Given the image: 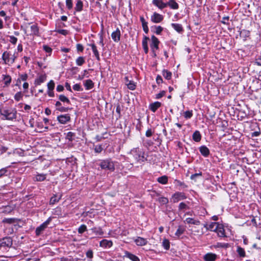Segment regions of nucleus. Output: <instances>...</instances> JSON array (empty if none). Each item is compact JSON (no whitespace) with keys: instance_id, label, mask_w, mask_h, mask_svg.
<instances>
[{"instance_id":"1","label":"nucleus","mask_w":261,"mask_h":261,"mask_svg":"<svg viewBox=\"0 0 261 261\" xmlns=\"http://www.w3.org/2000/svg\"><path fill=\"white\" fill-rule=\"evenodd\" d=\"M3 119L12 120L16 118V111L12 109H3L0 111Z\"/></svg>"},{"instance_id":"59","label":"nucleus","mask_w":261,"mask_h":261,"mask_svg":"<svg viewBox=\"0 0 261 261\" xmlns=\"http://www.w3.org/2000/svg\"><path fill=\"white\" fill-rule=\"evenodd\" d=\"M43 48L46 53H50L51 52L52 49L47 45H43Z\"/></svg>"},{"instance_id":"37","label":"nucleus","mask_w":261,"mask_h":261,"mask_svg":"<svg viewBox=\"0 0 261 261\" xmlns=\"http://www.w3.org/2000/svg\"><path fill=\"white\" fill-rule=\"evenodd\" d=\"M36 180L38 181H42L45 179L46 175L43 174H38L36 176Z\"/></svg>"},{"instance_id":"7","label":"nucleus","mask_w":261,"mask_h":261,"mask_svg":"<svg viewBox=\"0 0 261 261\" xmlns=\"http://www.w3.org/2000/svg\"><path fill=\"white\" fill-rule=\"evenodd\" d=\"M159 41L158 39L154 36L151 37V43L150 44V47L151 48L152 51L154 53V49H158L159 48Z\"/></svg>"},{"instance_id":"30","label":"nucleus","mask_w":261,"mask_h":261,"mask_svg":"<svg viewBox=\"0 0 261 261\" xmlns=\"http://www.w3.org/2000/svg\"><path fill=\"white\" fill-rule=\"evenodd\" d=\"M201 135L198 131H195L193 134V139L196 142H199L201 140Z\"/></svg>"},{"instance_id":"34","label":"nucleus","mask_w":261,"mask_h":261,"mask_svg":"<svg viewBox=\"0 0 261 261\" xmlns=\"http://www.w3.org/2000/svg\"><path fill=\"white\" fill-rule=\"evenodd\" d=\"M237 252L240 257H244L245 256V252L243 248L240 246H238Z\"/></svg>"},{"instance_id":"17","label":"nucleus","mask_w":261,"mask_h":261,"mask_svg":"<svg viewBox=\"0 0 261 261\" xmlns=\"http://www.w3.org/2000/svg\"><path fill=\"white\" fill-rule=\"evenodd\" d=\"M206 261H214L216 258V255L213 253H207L204 256Z\"/></svg>"},{"instance_id":"11","label":"nucleus","mask_w":261,"mask_h":261,"mask_svg":"<svg viewBox=\"0 0 261 261\" xmlns=\"http://www.w3.org/2000/svg\"><path fill=\"white\" fill-rule=\"evenodd\" d=\"M191 230L194 235L201 236L204 233L203 228L200 226H194Z\"/></svg>"},{"instance_id":"58","label":"nucleus","mask_w":261,"mask_h":261,"mask_svg":"<svg viewBox=\"0 0 261 261\" xmlns=\"http://www.w3.org/2000/svg\"><path fill=\"white\" fill-rule=\"evenodd\" d=\"M69 109L68 108H65L63 107H61L57 108V110L61 112H66L68 111Z\"/></svg>"},{"instance_id":"18","label":"nucleus","mask_w":261,"mask_h":261,"mask_svg":"<svg viewBox=\"0 0 261 261\" xmlns=\"http://www.w3.org/2000/svg\"><path fill=\"white\" fill-rule=\"evenodd\" d=\"M149 38L146 36H145L142 41V46L144 50V52L146 54H147L148 52V48L147 46V42Z\"/></svg>"},{"instance_id":"2","label":"nucleus","mask_w":261,"mask_h":261,"mask_svg":"<svg viewBox=\"0 0 261 261\" xmlns=\"http://www.w3.org/2000/svg\"><path fill=\"white\" fill-rule=\"evenodd\" d=\"M17 56L15 54H11L10 52L5 51L2 56L3 60L5 61V63H13L14 62Z\"/></svg>"},{"instance_id":"46","label":"nucleus","mask_w":261,"mask_h":261,"mask_svg":"<svg viewBox=\"0 0 261 261\" xmlns=\"http://www.w3.org/2000/svg\"><path fill=\"white\" fill-rule=\"evenodd\" d=\"M47 88L48 90H53L55 88V83L53 80L49 81L47 84Z\"/></svg>"},{"instance_id":"43","label":"nucleus","mask_w":261,"mask_h":261,"mask_svg":"<svg viewBox=\"0 0 261 261\" xmlns=\"http://www.w3.org/2000/svg\"><path fill=\"white\" fill-rule=\"evenodd\" d=\"M163 246L166 250H168L170 248V242L169 240L164 239L163 241Z\"/></svg>"},{"instance_id":"61","label":"nucleus","mask_w":261,"mask_h":261,"mask_svg":"<svg viewBox=\"0 0 261 261\" xmlns=\"http://www.w3.org/2000/svg\"><path fill=\"white\" fill-rule=\"evenodd\" d=\"M87 257L91 258L93 257V251L91 250H88L86 253Z\"/></svg>"},{"instance_id":"9","label":"nucleus","mask_w":261,"mask_h":261,"mask_svg":"<svg viewBox=\"0 0 261 261\" xmlns=\"http://www.w3.org/2000/svg\"><path fill=\"white\" fill-rule=\"evenodd\" d=\"M163 19V16L156 12H154L151 17V20L154 23H159Z\"/></svg>"},{"instance_id":"33","label":"nucleus","mask_w":261,"mask_h":261,"mask_svg":"<svg viewBox=\"0 0 261 261\" xmlns=\"http://www.w3.org/2000/svg\"><path fill=\"white\" fill-rule=\"evenodd\" d=\"M189 208V206L186 204L184 202H181L179 203V206H178V210L179 211H183L184 212L186 210H188Z\"/></svg>"},{"instance_id":"19","label":"nucleus","mask_w":261,"mask_h":261,"mask_svg":"<svg viewBox=\"0 0 261 261\" xmlns=\"http://www.w3.org/2000/svg\"><path fill=\"white\" fill-rule=\"evenodd\" d=\"M89 46H90L91 47V48L92 49L93 54L95 55L96 59L98 61H99L100 57H99V53H98V50L97 49V47L96 46V45L94 44H89Z\"/></svg>"},{"instance_id":"52","label":"nucleus","mask_w":261,"mask_h":261,"mask_svg":"<svg viewBox=\"0 0 261 261\" xmlns=\"http://www.w3.org/2000/svg\"><path fill=\"white\" fill-rule=\"evenodd\" d=\"M193 115L192 111H187L184 113V117L186 118H190Z\"/></svg>"},{"instance_id":"32","label":"nucleus","mask_w":261,"mask_h":261,"mask_svg":"<svg viewBox=\"0 0 261 261\" xmlns=\"http://www.w3.org/2000/svg\"><path fill=\"white\" fill-rule=\"evenodd\" d=\"M126 256L133 261H140L139 258L137 256L130 253L126 252Z\"/></svg>"},{"instance_id":"53","label":"nucleus","mask_w":261,"mask_h":261,"mask_svg":"<svg viewBox=\"0 0 261 261\" xmlns=\"http://www.w3.org/2000/svg\"><path fill=\"white\" fill-rule=\"evenodd\" d=\"M155 33L157 35H160L163 30V28L161 26L155 27Z\"/></svg>"},{"instance_id":"6","label":"nucleus","mask_w":261,"mask_h":261,"mask_svg":"<svg viewBox=\"0 0 261 261\" xmlns=\"http://www.w3.org/2000/svg\"><path fill=\"white\" fill-rule=\"evenodd\" d=\"M186 198L185 194L182 192H176L172 196V200L174 203L177 202L179 200Z\"/></svg>"},{"instance_id":"36","label":"nucleus","mask_w":261,"mask_h":261,"mask_svg":"<svg viewBox=\"0 0 261 261\" xmlns=\"http://www.w3.org/2000/svg\"><path fill=\"white\" fill-rule=\"evenodd\" d=\"M75 9L76 11H81L83 9V2L81 0H78Z\"/></svg>"},{"instance_id":"40","label":"nucleus","mask_w":261,"mask_h":261,"mask_svg":"<svg viewBox=\"0 0 261 261\" xmlns=\"http://www.w3.org/2000/svg\"><path fill=\"white\" fill-rule=\"evenodd\" d=\"M92 231L95 233L96 234L102 235L103 234V231L100 228H93L91 229Z\"/></svg>"},{"instance_id":"63","label":"nucleus","mask_w":261,"mask_h":261,"mask_svg":"<svg viewBox=\"0 0 261 261\" xmlns=\"http://www.w3.org/2000/svg\"><path fill=\"white\" fill-rule=\"evenodd\" d=\"M146 136L147 137H151L152 135V131H151V129H148L146 132Z\"/></svg>"},{"instance_id":"45","label":"nucleus","mask_w":261,"mask_h":261,"mask_svg":"<svg viewBox=\"0 0 261 261\" xmlns=\"http://www.w3.org/2000/svg\"><path fill=\"white\" fill-rule=\"evenodd\" d=\"M127 87L130 90H133L136 88V85L133 81H129L128 83L126 84Z\"/></svg>"},{"instance_id":"56","label":"nucleus","mask_w":261,"mask_h":261,"mask_svg":"<svg viewBox=\"0 0 261 261\" xmlns=\"http://www.w3.org/2000/svg\"><path fill=\"white\" fill-rule=\"evenodd\" d=\"M103 148L101 145H97L94 148V150L97 153H100L102 151Z\"/></svg>"},{"instance_id":"13","label":"nucleus","mask_w":261,"mask_h":261,"mask_svg":"<svg viewBox=\"0 0 261 261\" xmlns=\"http://www.w3.org/2000/svg\"><path fill=\"white\" fill-rule=\"evenodd\" d=\"M112 38L115 42H118L120 40V31L118 29L113 32L111 35Z\"/></svg>"},{"instance_id":"27","label":"nucleus","mask_w":261,"mask_h":261,"mask_svg":"<svg viewBox=\"0 0 261 261\" xmlns=\"http://www.w3.org/2000/svg\"><path fill=\"white\" fill-rule=\"evenodd\" d=\"M171 25L178 33H181L184 31L182 27L180 24L172 23Z\"/></svg>"},{"instance_id":"15","label":"nucleus","mask_w":261,"mask_h":261,"mask_svg":"<svg viewBox=\"0 0 261 261\" xmlns=\"http://www.w3.org/2000/svg\"><path fill=\"white\" fill-rule=\"evenodd\" d=\"M199 151L201 154L205 157L207 156L210 154V150L208 148L205 146H201L199 148Z\"/></svg>"},{"instance_id":"14","label":"nucleus","mask_w":261,"mask_h":261,"mask_svg":"<svg viewBox=\"0 0 261 261\" xmlns=\"http://www.w3.org/2000/svg\"><path fill=\"white\" fill-rule=\"evenodd\" d=\"M166 5L167 7L169 6L172 9H177L179 7L178 4L175 2V0H169L168 2L166 3Z\"/></svg>"},{"instance_id":"31","label":"nucleus","mask_w":261,"mask_h":261,"mask_svg":"<svg viewBox=\"0 0 261 261\" xmlns=\"http://www.w3.org/2000/svg\"><path fill=\"white\" fill-rule=\"evenodd\" d=\"M31 29L32 31L31 34L35 35H38L39 33V28L37 25L35 24H33L31 27Z\"/></svg>"},{"instance_id":"38","label":"nucleus","mask_w":261,"mask_h":261,"mask_svg":"<svg viewBox=\"0 0 261 261\" xmlns=\"http://www.w3.org/2000/svg\"><path fill=\"white\" fill-rule=\"evenodd\" d=\"M85 62V59L83 57H79L76 60V63L78 66H82Z\"/></svg>"},{"instance_id":"22","label":"nucleus","mask_w":261,"mask_h":261,"mask_svg":"<svg viewBox=\"0 0 261 261\" xmlns=\"http://www.w3.org/2000/svg\"><path fill=\"white\" fill-rule=\"evenodd\" d=\"M46 76L45 75H41L38 78L36 79L35 81V84L39 85L43 83L46 80Z\"/></svg>"},{"instance_id":"12","label":"nucleus","mask_w":261,"mask_h":261,"mask_svg":"<svg viewBox=\"0 0 261 261\" xmlns=\"http://www.w3.org/2000/svg\"><path fill=\"white\" fill-rule=\"evenodd\" d=\"M113 245V243L111 241H109L106 239H103L100 242L99 245L101 247L103 248H110Z\"/></svg>"},{"instance_id":"51","label":"nucleus","mask_w":261,"mask_h":261,"mask_svg":"<svg viewBox=\"0 0 261 261\" xmlns=\"http://www.w3.org/2000/svg\"><path fill=\"white\" fill-rule=\"evenodd\" d=\"M73 89L75 91H82L83 89L82 88L81 85L79 84H76L73 86Z\"/></svg>"},{"instance_id":"28","label":"nucleus","mask_w":261,"mask_h":261,"mask_svg":"<svg viewBox=\"0 0 261 261\" xmlns=\"http://www.w3.org/2000/svg\"><path fill=\"white\" fill-rule=\"evenodd\" d=\"M185 230H186V229H185V226L180 225L178 226V228L177 229L175 234L177 237H179L180 236H181V234H182L184 233Z\"/></svg>"},{"instance_id":"64","label":"nucleus","mask_w":261,"mask_h":261,"mask_svg":"<svg viewBox=\"0 0 261 261\" xmlns=\"http://www.w3.org/2000/svg\"><path fill=\"white\" fill-rule=\"evenodd\" d=\"M255 63L258 65L261 66V57L256 59Z\"/></svg>"},{"instance_id":"57","label":"nucleus","mask_w":261,"mask_h":261,"mask_svg":"<svg viewBox=\"0 0 261 261\" xmlns=\"http://www.w3.org/2000/svg\"><path fill=\"white\" fill-rule=\"evenodd\" d=\"M202 176V173L200 172L198 173H195V174H192L190 178L192 180H195L196 177H197L198 176Z\"/></svg>"},{"instance_id":"29","label":"nucleus","mask_w":261,"mask_h":261,"mask_svg":"<svg viewBox=\"0 0 261 261\" xmlns=\"http://www.w3.org/2000/svg\"><path fill=\"white\" fill-rule=\"evenodd\" d=\"M140 20H141V21L142 22V27H143L144 31L146 33H147L148 32V27H147V22L145 21V19L143 17H140Z\"/></svg>"},{"instance_id":"5","label":"nucleus","mask_w":261,"mask_h":261,"mask_svg":"<svg viewBox=\"0 0 261 261\" xmlns=\"http://www.w3.org/2000/svg\"><path fill=\"white\" fill-rule=\"evenodd\" d=\"M51 218L49 217L46 221L42 223L40 226L38 227L36 229V234L37 236H39L41 233L47 227L51 221Z\"/></svg>"},{"instance_id":"48","label":"nucleus","mask_w":261,"mask_h":261,"mask_svg":"<svg viewBox=\"0 0 261 261\" xmlns=\"http://www.w3.org/2000/svg\"><path fill=\"white\" fill-rule=\"evenodd\" d=\"M158 201L162 204H165L168 202V199L166 197H160L159 198Z\"/></svg>"},{"instance_id":"54","label":"nucleus","mask_w":261,"mask_h":261,"mask_svg":"<svg viewBox=\"0 0 261 261\" xmlns=\"http://www.w3.org/2000/svg\"><path fill=\"white\" fill-rule=\"evenodd\" d=\"M66 5L68 9H71L72 8V0H66Z\"/></svg>"},{"instance_id":"62","label":"nucleus","mask_w":261,"mask_h":261,"mask_svg":"<svg viewBox=\"0 0 261 261\" xmlns=\"http://www.w3.org/2000/svg\"><path fill=\"white\" fill-rule=\"evenodd\" d=\"M57 32L64 35H66L68 33V31L66 30H58Z\"/></svg>"},{"instance_id":"20","label":"nucleus","mask_w":261,"mask_h":261,"mask_svg":"<svg viewBox=\"0 0 261 261\" xmlns=\"http://www.w3.org/2000/svg\"><path fill=\"white\" fill-rule=\"evenodd\" d=\"M161 103L160 102L156 101L154 103H152L150 105V109L153 112H155L156 110L160 107Z\"/></svg>"},{"instance_id":"47","label":"nucleus","mask_w":261,"mask_h":261,"mask_svg":"<svg viewBox=\"0 0 261 261\" xmlns=\"http://www.w3.org/2000/svg\"><path fill=\"white\" fill-rule=\"evenodd\" d=\"M87 230V227L85 225L83 224L80 226V227L78 228V232L79 233H83Z\"/></svg>"},{"instance_id":"55","label":"nucleus","mask_w":261,"mask_h":261,"mask_svg":"<svg viewBox=\"0 0 261 261\" xmlns=\"http://www.w3.org/2000/svg\"><path fill=\"white\" fill-rule=\"evenodd\" d=\"M10 42L13 44H15L17 42V39L15 37L13 36H10Z\"/></svg>"},{"instance_id":"49","label":"nucleus","mask_w":261,"mask_h":261,"mask_svg":"<svg viewBox=\"0 0 261 261\" xmlns=\"http://www.w3.org/2000/svg\"><path fill=\"white\" fill-rule=\"evenodd\" d=\"M22 94L20 92L16 93L14 96V98L17 101H19L22 98Z\"/></svg>"},{"instance_id":"23","label":"nucleus","mask_w":261,"mask_h":261,"mask_svg":"<svg viewBox=\"0 0 261 261\" xmlns=\"http://www.w3.org/2000/svg\"><path fill=\"white\" fill-rule=\"evenodd\" d=\"M217 233L218 235L220 237H223L225 236V231L222 226L219 224L218 229L215 231Z\"/></svg>"},{"instance_id":"24","label":"nucleus","mask_w":261,"mask_h":261,"mask_svg":"<svg viewBox=\"0 0 261 261\" xmlns=\"http://www.w3.org/2000/svg\"><path fill=\"white\" fill-rule=\"evenodd\" d=\"M219 224L217 222H212L208 225L207 230L215 232V231L218 229Z\"/></svg>"},{"instance_id":"35","label":"nucleus","mask_w":261,"mask_h":261,"mask_svg":"<svg viewBox=\"0 0 261 261\" xmlns=\"http://www.w3.org/2000/svg\"><path fill=\"white\" fill-rule=\"evenodd\" d=\"M158 181L162 184H166L168 182L167 176L164 175L159 177L157 179Z\"/></svg>"},{"instance_id":"10","label":"nucleus","mask_w":261,"mask_h":261,"mask_svg":"<svg viewBox=\"0 0 261 261\" xmlns=\"http://www.w3.org/2000/svg\"><path fill=\"white\" fill-rule=\"evenodd\" d=\"M57 119L60 123L65 124L70 121V117L68 114L61 115L58 117Z\"/></svg>"},{"instance_id":"26","label":"nucleus","mask_w":261,"mask_h":261,"mask_svg":"<svg viewBox=\"0 0 261 261\" xmlns=\"http://www.w3.org/2000/svg\"><path fill=\"white\" fill-rule=\"evenodd\" d=\"M61 198V195H60L59 196H57V195H54L50 199V204H54L55 203L58 202Z\"/></svg>"},{"instance_id":"25","label":"nucleus","mask_w":261,"mask_h":261,"mask_svg":"<svg viewBox=\"0 0 261 261\" xmlns=\"http://www.w3.org/2000/svg\"><path fill=\"white\" fill-rule=\"evenodd\" d=\"M84 85L87 90H90L94 87V83L91 80H87L85 82Z\"/></svg>"},{"instance_id":"44","label":"nucleus","mask_w":261,"mask_h":261,"mask_svg":"<svg viewBox=\"0 0 261 261\" xmlns=\"http://www.w3.org/2000/svg\"><path fill=\"white\" fill-rule=\"evenodd\" d=\"M15 222L16 219L14 218H5L3 220V222L9 224L13 223H15Z\"/></svg>"},{"instance_id":"60","label":"nucleus","mask_w":261,"mask_h":261,"mask_svg":"<svg viewBox=\"0 0 261 261\" xmlns=\"http://www.w3.org/2000/svg\"><path fill=\"white\" fill-rule=\"evenodd\" d=\"M76 49H77V51L82 52L84 50V47L81 44H77Z\"/></svg>"},{"instance_id":"3","label":"nucleus","mask_w":261,"mask_h":261,"mask_svg":"<svg viewBox=\"0 0 261 261\" xmlns=\"http://www.w3.org/2000/svg\"><path fill=\"white\" fill-rule=\"evenodd\" d=\"M99 165L102 169L113 171L115 169L114 164L110 160H106L101 161Z\"/></svg>"},{"instance_id":"16","label":"nucleus","mask_w":261,"mask_h":261,"mask_svg":"<svg viewBox=\"0 0 261 261\" xmlns=\"http://www.w3.org/2000/svg\"><path fill=\"white\" fill-rule=\"evenodd\" d=\"M135 242L138 246H143L147 244V241L143 238L138 237L135 239Z\"/></svg>"},{"instance_id":"39","label":"nucleus","mask_w":261,"mask_h":261,"mask_svg":"<svg viewBox=\"0 0 261 261\" xmlns=\"http://www.w3.org/2000/svg\"><path fill=\"white\" fill-rule=\"evenodd\" d=\"M163 75L164 77L167 80H169L171 77V72L168 71V70H164L163 71Z\"/></svg>"},{"instance_id":"41","label":"nucleus","mask_w":261,"mask_h":261,"mask_svg":"<svg viewBox=\"0 0 261 261\" xmlns=\"http://www.w3.org/2000/svg\"><path fill=\"white\" fill-rule=\"evenodd\" d=\"M3 80L4 81L5 84L8 86L11 82V77L9 75H4Z\"/></svg>"},{"instance_id":"50","label":"nucleus","mask_w":261,"mask_h":261,"mask_svg":"<svg viewBox=\"0 0 261 261\" xmlns=\"http://www.w3.org/2000/svg\"><path fill=\"white\" fill-rule=\"evenodd\" d=\"M74 136V134L72 132H69L66 135V139L69 140L70 141H72L73 140V136Z\"/></svg>"},{"instance_id":"21","label":"nucleus","mask_w":261,"mask_h":261,"mask_svg":"<svg viewBox=\"0 0 261 261\" xmlns=\"http://www.w3.org/2000/svg\"><path fill=\"white\" fill-rule=\"evenodd\" d=\"M185 222H186L188 224H193L195 225H199L200 222L198 220H195L192 218H188L186 219Z\"/></svg>"},{"instance_id":"8","label":"nucleus","mask_w":261,"mask_h":261,"mask_svg":"<svg viewBox=\"0 0 261 261\" xmlns=\"http://www.w3.org/2000/svg\"><path fill=\"white\" fill-rule=\"evenodd\" d=\"M152 3L153 5L161 10L167 7L166 3H164L163 0H152Z\"/></svg>"},{"instance_id":"4","label":"nucleus","mask_w":261,"mask_h":261,"mask_svg":"<svg viewBox=\"0 0 261 261\" xmlns=\"http://www.w3.org/2000/svg\"><path fill=\"white\" fill-rule=\"evenodd\" d=\"M12 245V240L10 237H5L0 240V247H10Z\"/></svg>"},{"instance_id":"42","label":"nucleus","mask_w":261,"mask_h":261,"mask_svg":"<svg viewBox=\"0 0 261 261\" xmlns=\"http://www.w3.org/2000/svg\"><path fill=\"white\" fill-rule=\"evenodd\" d=\"M59 99L62 102H67L68 103H70V100L69 99L64 95H60L59 96Z\"/></svg>"}]
</instances>
